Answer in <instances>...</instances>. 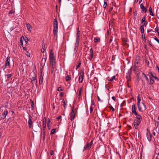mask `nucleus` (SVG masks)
I'll list each match as a JSON object with an SVG mask.
<instances>
[{
  "label": "nucleus",
  "instance_id": "412c9836",
  "mask_svg": "<svg viewBox=\"0 0 159 159\" xmlns=\"http://www.w3.org/2000/svg\"><path fill=\"white\" fill-rule=\"evenodd\" d=\"M43 76L42 75H40L39 78V84H42L43 82Z\"/></svg>",
  "mask_w": 159,
  "mask_h": 159
},
{
  "label": "nucleus",
  "instance_id": "4468645a",
  "mask_svg": "<svg viewBox=\"0 0 159 159\" xmlns=\"http://www.w3.org/2000/svg\"><path fill=\"white\" fill-rule=\"evenodd\" d=\"M26 25L28 30L30 32H31L32 29V26L28 23H26Z\"/></svg>",
  "mask_w": 159,
  "mask_h": 159
},
{
  "label": "nucleus",
  "instance_id": "0e129e2a",
  "mask_svg": "<svg viewBox=\"0 0 159 159\" xmlns=\"http://www.w3.org/2000/svg\"><path fill=\"white\" fill-rule=\"evenodd\" d=\"M91 105H94V103L93 101H91Z\"/></svg>",
  "mask_w": 159,
  "mask_h": 159
},
{
  "label": "nucleus",
  "instance_id": "39448f33",
  "mask_svg": "<svg viewBox=\"0 0 159 159\" xmlns=\"http://www.w3.org/2000/svg\"><path fill=\"white\" fill-rule=\"evenodd\" d=\"M32 116L30 115H29V119L28 121V126L29 128H31L32 126L33 122L32 121Z\"/></svg>",
  "mask_w": 159,
  "mask_h": 159
},
{
  "label": "nucleus",
  "instance_id": "58836bf2",
  "mask_svg": "<svg viewBox=\"0 0 159 159\" xmlns=\"http://www.w3.org/2000/svg\"><path fill=\"white\" fill-rule=\"evenodd\" d=\"M57 90L59 92L62 91L63 90L62 88L61 87H60L57 89Z\"/></svg>",
  "mask_w": 159,
  "mask_h": 159
},
{
  "label": "nucleus",
  "instance_id": "6ab92c4d",
  "mask_svg": "<svg viewBox=\"0 0 159 159\" xmlns=\"http://www.w3.org/2000/svg\"><path fill=\"white\" fill-rule=\"evenodd\" d=\"M24 37L22 36L20 39V42L19 44L20 46L23 45V41L24 40Z\"/></svg>",
  "mask_w": 159,
  "mask_h": 159
},
{
  "label": "nucleus",
  "instance_id": "4c0bfd02",
  "mask_svg": "<svg viewBox=\"0 0 159 159\" xmlns=\"http://www.w3.org/2000/svg\"><path fill=\"white\" fill-rule=\"evenodd\" d=\"M82 90V87L80 88V89L79 93V96L81 94V92Z\"/></svg>",
  "mask_w": 159,
  "mask_h": 159
},
{
  "label": "nucleus",
  "instance_id": "1a4fd4ad",
  "mask_svg": "<svg viewBox=\"0 0 159 159\" xmlns=\"http://www.w3.org/2000/svg\"><path fill=\"white\" fill-rule=\"evenodd\" d=\"M10 58L9 57H7L6 61H5V66L6 67L7 66H9L10 65ZM6 68V67L4 68Z\"/></svg>",
  "mask_w": 159,
  "mask_h": 159
},
{
  "label": "nucleus",
  "instance_id": "69168bd1",
  "mask_svg": "<svg viewBox=\"0 0 159 159\" xmlns=\"http://www.w3.org/2000/svg\"><path fill=\"white\" fill-rule=\"evenodd\" d=\"M148 22H144V23L143 24V26L144 25L145 26H146V25L147 24Z\"/></svg>",
  "mask_w": 159,
  "mask_h": 159
},
{
  "label": "nucleus",
  "instance_id": "6e6552de",
  "mask_svg": "<svg viewBox=\"0 0 159 159\" xmlns=\"http://www.w3.org/2000/svg\"><path fill=\"white\" fill-rule=\"evenodd\" d=\"M84 72H83L80 73L79 77V82L80 83H81L84 79Z\"/></svg>",
  "mask_w": 159,
  "mask_h": 159
},
{
  "label": "nucleus",
  "instance_id": "13d9d810",
  "mask_svg": "<svg viewBox=\"0 0 159 159\" xmlns=\"http://www.w3.org/2000/svg\"><path fill=\"white\" fill-rule=\"evenodd\" d=\"M93 53V50L92 48H91L90 50V53Z\"/></svg>",
  "mask_w": 159,
  "mask_h": 159
},
{
  "label": "nucleus",
  "instance_id": "0eeeda50",
  "mask_svg": "<svg viewBox=\"0 0 159 159\" xmlns=\"http://www.w3.org/2000/svg\"><path fill=\"white\" fill-rule=\"evenodd\" d=\"M49 60L52 59H55V58L53 55V53L52 49H50L49 51Z\"/></svg>",
  "mask_w": 159,
  "mask_h": 159
},
{
  "label": "nucleus",
  "instance_id": "a211bd4d",
  "mask_svg": "<svg viewBox=\"0 0 159 159\" xmlns=\"http://www.w3.org/2000/svg\"><path fill=\"white\" fill-rule=\"evenodd\" d=\"M44 129H43V130L42 132L41 137L43 138V140H44L45 139V131H44Z\"/></svg>",
  "mask_w": 159,
  "mask_h": 159
},
{
  "label": "nucleus",
  "instance_id": "423d86ee",
  "mask_svg": "<svg viewBox=\"0 0 159 159\" xmlns=\"http://www.w3.org/2000/svg\"><path fill=\"white\" fill-rule=\"evenodd\" d=\"M8 113V111H4L2 114L0 115V120H1L2 119H4L6 118V116L7 115Z\"/></svg>",
  "mask_w": 159,
  "mask_h": 159
},
{
  "label": "nucleus",
  "instance_id": "680f3d73",
  "mask_svg": "<svg viewBox=\"0 0 159 159\" xmlns=\"http://www.w3.org/2000/svg\"><path fill=\"white\" fill-rule=\"evenodd\" d=\"M63 95V93L62 92H61L60 93V95L61 97H62Z\"/></svg>",
  "mask_w": 159,
  "mask_h": 159
},
{
  "label": "nucleus",
  "instance_id": "f3484780",
  "mask_svg": "<svg viewBox=\"0 0 159 159\" xmlns=\"http://www.w3.org/2000/svg\"><path fill=\"white\" fill-rule=\"evenodd\" d=\"M126 78L127 79V83H128V82L131 80L130 75L129 73L127 74L126 76Z\"/></svg>",
  "mask_w": 159,
  "mask_h": 159
},
{
  "label": "nucleus",
  "instance_id": "774afa93",
  "mask_svg": "<svg viewBox=\"0 0 159 159\" xmlns=\"http://www.w3.org/2000/svg\"><path fill=\"white\" fill-rule=\"evenodd\" d=\"M155 31L158 33H159V32H158V30L156 28L155 29Z\"/></svg>",
  "mask_w": 159,
  "mask_h": 159
},
{
  "label": "nucleus",
  "instance_id": "c9c22d12",
  "mask_svg": "<svg viewBox=\"0 0 159 159\" xmlns=\"http://www.w3.org/2000/svg\"><path fill=\"white\" fill-rule=\"evenodd\" d=\"M145 20H146L145 16H143V18L142 20V21H141V23H142L144 22H146Z\"/></svg>",
  "mask_w": 159,
  "mask_h": 159
},
{
  "label": "nucleus",
  "instance_id": "e433bc0d",
  "mask_svg": "<svg viewBox=\"0 0 159 159\" xmlns=\"http://www.w3.org/2000/svg\"><path fill=\"white\" fill-rule=\"evenodd\" d=\"M55 59H52L51 60H50V62L51 63H55Z\"/></svg>",
  "mask_w": 159,
  "mask_h": 159
},
{
  "label": "nucleus",
  "instance_id": "bb28decb",
  "mask_svg": "<svg viewBox=\"0 0 159 159\" xmlns=\"http://www.w3.org/2000/svg\"><path fill=\"white\" fill-rule=\"evenodd\" d=\"M150 75L152 76L153 78L156 80H158V78L156 76H155L152 73H150Z\"/></svg>",
  "mask_w": 159,
  "mask_h": 159
},
{
  "label": "nucleus",
  "instance_id": "bf43d9fd",
  "mask_svg": "<svg viewBox=\"0 0 159 159\" xmlns=\"http://www.w3.org/2000/svg\"><path fill=\"white\" fill-rule=\"evenodd\" d=\"M53 154H54L53 152V151L52 150L51 152L50 153V155H53Z\"/></svg>",
  "mask_w": 159,
  "mask_h": 159
},
{
  "label": "nucleus",
  "instance_id": "3c124183",
  "mask_svg": "<svg viewBox=\"0 0 159 159\" xmlns=\"http://www.w3.org/2000/svg\"><path fill=\"white\" fill-rule=\"evenodd\" d=\"M34 84L36 86L37 85V80H35V81H34Z\"/></svg>",
  "mask_w": 159,
  "mask_h": 159
},
{
  "label": "nucleus",
  "instance_id": "4be33fe9",
  "mask_svg": "<svg viewBox=\"0 0 159 159\" xmlns=\"http://www.w3.org/2000/svg\"><path fill=\"white\" fill-rule=\"evenodd\" d=\"M79 28H77V33L76 34V38H79L80 34V31L79 30Z\"/></svg>",
  "mask_w": 159,
  "mask_h": 159
},
{
  "label": "nucleus",
  "instance_id": "ea45409f",
  "mask_svg": "<svg viewBox=\"0 0 159 159\" xmlns=\"http://www.w3.org/2000/svg\"><path fill=\"white\" fill-rule=\"evenodd\" d=\"M51 64H52V67L53 70L56 67L55 63H52Z\"/></svg>",
  "mask_w": 159,
  "mask_h": 159
},
{
  "label": "nucleus",
  "instance_id": "f03ea898",
  "mask_svg": "<svg viewBox=\"0 0 159 159\" xmlns=\"http://www.w3.org/2000/svg\"><path fill=\"white\" fill-rule=\"evenodd\" d=\"M58 23L56 19H54L53 33L55 36H57Z\"/></svg>",
  "mask_w": 159,
  "mask_h": 159
},
{
  "label": "nucleus",
  "instance_id": "7ed1b4c3",
  "mask_svg": "<svg viewBox=\"0 0 159 159\" xmlns=\"http://www.w3.org/2000/svg\"><path fill=\"white\" fill-rule=\"evenodd\" d=\"M137 101H138V102L137 103V104L138 105V110L139 111H141L142 108L143 107L144 108V109H146V106H145L144 104L142 102V103H141L143 107H141V106H140V102L141 101V99L139 97H138V98H137Z\"/></svg>",
  "mask_w": 159,
  "mask_h": 159
},
{
  "label": "nucleus",
  "instance_id": "2f4dec72",
  "mask_svg": "<svg viewBox=\"0 0 159 159\" xmlns=\"http://www.w3.org/2000/svg\"><path fill=\"white\" fill-rule=\"evenodd\" d=\"M93 53H90V54H89V56H90V57L89 58V59L90 60H91L92 59V58H93Z\"/></svg>",
  "mask_w": 159,
  "mask_h": 159
},
{
  "label": "nucleus",
  "instance_id": "f8f14e48",
  "mask_svg": "<svg viewBox=\"0 0 159 159\" xmlns=\"http://www.w3.org/2000/svg\"><path fill=\"white\" fill-rule=\"evenodd\" d=\"M132 111L133 113H134L135 115H137V113L136 112L135 110V107L134 104H133L132 106Z\"/></svg>",
  "mask_w": 159,
  "mask_h": 159
},
{
  "label": "nucleus",
  "instance_id": "473e14b6",
  "mask_svg": "<svg viewBox=\"0 0 159 159\" xmlns=\"http://www.w3.org/2000/svg\"><path fill=\"white\" fill-rule=\"evenodd\" d=\"M14 11H13V10H10L8 13V15H9V16H11L12 14L14 13Z\"/></svg>",
  "mask_w": 159,
  "mask_h": 159
},
{
  "label": "nucleus",
  "instance_id": "cd10ccee",
  "mask_svg": "<svg viewBox=\"0 0 159 159\" xmlns=\"http://www.w3.org/2000/svg\"><path fill=\"white\" fill-rule=\"evenodd\" d=\"M100 40V39L98 38H95L94 39V42L95 43L99 42Z\"/></svg>",
  "mask_w": 159,
  "mask_h": 159
},
{
  "label": "nucleus",
  "instance_id": "9b49d317",
  "mask_svg": "<svg viewBox=\"0 0 159 159\" xmlns=\"http://www.w3.org/2000/svg\"><path fill=\"white\" fill-rule=\"evenodd\" d=\"M149 76L150 80V83H149V84H153L154 82V79L153 78L152 76L150 75V73H149Z\"/></svg>",
  "mask_w": 159,
  "mask_h": 159
},
{
  "label": "nucleus",
  "instance_id": "a18cd8bd",
  "mask_svg": "<svg viewBox=\"0 0 159 159\" xmlns=\"http://www.w3.org/2000/svg\"><path fill=\"white\" fill-rule=\"evenodd\" d=\"M79 41H80L79 38H76V43H79Z\"/></svg>",
  "mask_w": 159,
  "mask_h": 159
},
{
  "label": "nucleus",
  "instance_id": "6e6d98bb",
  "mask_svg": "<svg viewBox=\"0 0 159 159\" xmlns=\"http://www.w3.org/2000/svg\"><path fill=\"white\" fill-rule=\"evenodd\" d=\"M81 63H79V64L78 65L76 66V68H78L80 67V66Z\"/></svg>",
  "mask_w": 159,
  "mask_h": 159
},
{
  "label": "nucleus",
  "instance_id": "ddd939ff",
  "mask_svg": "<svg viewBox=\"0 0 159 159\" xmlns=\"http://www.w3.org/2000/svg\"><path fill=\"white\" fill-rule=\"evenodd\" d=\"M139 58H138V59H137V57L136 59L134 61V66L135 68H137L139 66L138 64L139 63Z\"/></svg>",
  "mask_w": 159,
  "mask_h": 159
},
{
  "label": "nucleus",
  "instance_id": "f257e3e1",
  "mask_svg": "<svg viewBox=\"0 0 159 159\" xmlns=\"http://www.w3.org/2000/svg\"><path fill=\"white\" fill-rule=\"evenodd\" d=\"M136 117L134 121V125L135 129H137L138 128V126L141 121L142 117L140 115L137 114V115H135Z\"/></svg>",
  "mask_w": 159,
  "mask_h": 159
},
{
  "label": "nucleus",
  "instance_id": "b1692460",
  "mask_svg": "<svg viewBox=\"0 0 159 159\" xmlns=\"http://www.w3.org/2000/svg\"><path fill=\"white\" fill-rule=\"evenodd\" d=\"M143 77L144 76L145 77V80L146 81L148 82L149 79H148V77H147V76H146V75L145 74H144L143 73Z\"/></svg>",
  "mask_w": 159,
  "mask_h": 159
},
{
  "label": "nucleus",
  "instance_id": "dca6fc26",
  "mask_svg": "<svg viewBox=\"0 0 159 159\" xmlns=\"http://www.w3.org/2000/svg\"><path fill=\"white\" fill-rule=\"evenodd\" d=\"M141 8L142 9V11H143L146 12L147 11V9L145 8L143 4H141L140 6Z\"/></svg>",
  "mask_w": 159,
  "mask_h": 159
},
{
  "label": "nucleus",
  "instance_id": "09e8293b",
  "mask_svg": "<svg viewBox=\"0 0 159 159\" xmlns=\"http://www.w3.org/2000/svg\"><path fill=\"white\" fill-rule=\"evenodd\" d=\"M93 140H92L90 142V143H89V145H90L91 147V146L93 144Z\"/></svg>",
  "mask_w": 159,
  "mask_h": 159
},
{
  "label": "nucleus",
  "instance_id": "8fccbe9b",
  "mask_svg": "<svg viewBox=\"0 0 159 159\" xmlns=\"http://www.w3.org/2000/svg\"><path fill=\"white\" fill-rule=\"evenodd\" d=\"M154 39L157 41L158 43H159V40L156 37H155L154 38Z\"/></svg>",
  "mask_w": 159,
  "mask_h": 159
},
{
  "label": "nucleus",
  "instance_id": "864d4df0",
  "mask_svg": "<svg viewBox=\"0 0 159 159\" xmlns=\"http://www.w3.org/2000/svg\"><path fill=\"white\" fill-rule=\"evenodd\" d=\"M90 112H91L93 111V107L92 106H91L90 107Z\"/></svg>",
  "mask_w": 159,
  "mask_h": 159
},
{
  "label": "nucleus",
  "instance_id": "79ce46f5",
  "mask_svg": "<svg viewBox=\"0 0 159 159\" xmlns=\"http://www.w3.org/2000/svg\"><path fill=\"white\" fill-rule=\"evenodd\" d=\"M46 123H44V119L43 120V129H44V131H45V128H46Z\"/></svg>",
  "mask_w": 159,
  "mask_h": 159
},
{
  "label": "nucleus",
  "instance_id": "9d476101",
  "mask_svg": "<svg viewBox=\"0 0 159 159\" xmlns=\"http://www.w3.org/2000/svg\"><path fill=\"white\" fill-rule=\"evenodd\" d=\"M147 137L149 141H151L152 139V135L150 133L149 131H148V129H147Z\"/></svg>",
  "mask_w": 159,
  "mask_h": 159
},
{
  "label": "nucleus",
  "instance_id": "c85d7f7f",
  "mask_svg": "<svg viewBox=\"0 0 159 159\" xmlns=\"http://www.w3.org/2000/svg\"><path fill=\"white\" fill-rule=\"evenodd\" d=\"M65 79L66 81H68L70 79V77L69 76L67 75L65 78Z\"/></svg>",
  "mask_w": 159,
  "mask_h": 159
},
{
  "label": "nucleus",
  "instance_id": "20e7f679",
  "mask_svg": "<svg viewBox=\"0 0 159 159\" xmlns=\"http://www.w3.org/2000/svg\"><path fill=\"white\" fill-rule=\"evenodd\" d=\"M77 112L76 109H74V107L72 109L70 115V120L72 121L74 120V118L75 116L76 113Z\"/></svg>",
  "mask_w": 159,
  "mask_h": 159
},
{
  "label": "nucleus",
  "instance_id": "2eb2a0df",
  "mask_svg": "<svg viewBox=\"0 0 159 159\" xmlns=\"http://www.w3.org/2000/svg\"><path fill=\"white\" fill-rule=\"evenodd\" d=\"M91 148V146L90 145H89V143H87L84 147L83 151H84L86 149H89L90 148Z\"/></svg>",
  "mask_w": 159,
  "mask_h": 159
},
{
  "label": "nucleus",
  "instance_id": "49530a36",
  "mask_svg": "<svg viewBox=\"0 0 159 159\" xmlns=\"http://www.w3.org/2000/svg\"><path fill=\"white\" fill-rule=\"evenodd\" d=\"M148 42L149 44L150 45H151L152 46H153V45L152 43V42L150 41H149L148 40Z\"/></svg>",
  "mask_w": 159,
  "mask_h": 159
},
{
  "label": "nucleus",
  "instance_id": "7c9ffc66",
  "mask_svg": "<svg viewBox=\"0 0 159 159\" xmlns=\"http://www.w3.org/2000/svg\"><path fill=\"white\" fill-rule=\"evenodd\" d=\"M56 133V129H53L51 130V134H55Z\"/></svg>",
  "mask_w": 159,
  "mask_h": 159
},
{
  "label": "nucleus",
  "instance_id": "f704fd0d",
  "mask_svg": "<svg viewBox=\"0 0 159 159\" xmlns=\"http://www.w3.org/2000/svg\"><path fill=\"white\" fill-rule=\"evenodd\" d=\"M28 39L27 37H26L25 38L24 37V40L25 41V42L26 43H28Z\"/></svg>",
  "mask_w": 159,
  "mask_h": 159
},
{
  "label": "nucleus",
  "instance_id": "37998d69",
  "mask_svg": "<svg viewBox=\"0 0 159 159\" xmlns=\"http://www.w3.org/2000/svg\"><path fill=\"white\" fill-rule=\"evenodd\" d=\"M50 120L49 119H48V121L47 123L48 127L49 129H50V128H49V124H50Z\"/></svg>",
  "mask_w": 159,
  "mask_h": 159
},
{
  "label": "nucleus",
  "instance_id": "5701e85b",
  "mask_svg": "<svg viewBox=\"0 0 159 159\" xmlns=\"http://www.w3.org/2000/svg\"><path fill=\"white\" fill-rule=\"evenodd\" d=\"M140 29L141 33H143L144 32L143 25H142L140 27Z\"/></svg>",
  "mask_w": 159,
  "mask_h": 159
},
{
  "label": "nucleus",
  "instance_id": "a878e982",
  "mask_svg": "<svg viewBox=\"0 0 159 159\" xmlns=\"http://www.w3.org/2000/svg\"><path fill=\"white\" fill-rule=\"evenodd\" d=\"M156 149H158L159 150V145H156ZM156 153L158 155H159V152L156 150Z\"/></svg>",
  "mask_w": 159,
  "mask_h": 159
},
{
  "label": "nucleus",
  "instance_id": "c756f323",
  "mask_svg": "<svg viewBox=\"0 0 159 159\" xmlns=\"http://www.w3.org/2000/svg\"><path fill=\"white\" fill-rule=\"evenodd\" d=\"M115 78V75L113 76L110 79H108V80H109L110 81H112Z\"/></svg>",
  "mask_w": 159,
  "mask_h": 159
},
{
  "label": "nucleus",
  "instance_id": "393cba45",
  "mask_svg": "<svg viewBox=\"0 0 159 159\" xmlns=\"http://www.w3.org/2000/svg\"><path fill=\"white\" fill-rule=\"evenodd\" d=\"M149 11L150 12V14L152 16H154V15L152 11V8L151 7H150L149 8Z\"/></svg>",
  "mask_w": 159,
  "mask_h": 159
},
{
  "label": "nucleus",
  "instance_id": "c03bdc74",
  "mask_svg": "<svg viewBox=\"0 0 159 159\" xmlns=\"http://www.w3.org/2000/svg\"><path fill=\"white\" fill-rule=\"evenodd\" d=\"M107 6V2H104V4L103 5V7L104 8H106Z\"/></svg>",
  "mask_w": 159,
  "mask_h": 159
},
{
  "label": "nucleus",
  "instance_id": "338daca9",
  "mask_svg": "<svg viewBox=\"0 0 159 159\" xmlns=\"http://www.w3.org/2000/svg\"><path fill=\"white\" fill-rule=\"evenodd\" d=\"M143 40H144V41H146V38H145V35H144V38H143Z\"/></svg>",
  "mask_w": 159,
  "mask_h": 159
},
{
  "label": "nucleus",
  "instance_id": "052dcab7",
  "mask_svg": "<svg viewBox=\"0 0 159 159\" xmlns=\"http://www.w3.org/2000/svg\"><path fill=\"white\" fill-rule=\"evenodd\" d=\"M111 98L114 101H116V99L115 97H114V96L112 97Z\"/></svg>",
  "mask_w": 159,
  "mask_h": 159
},
{
  "label": "nucleus",
  "instance_id": "603ef678",
  "mask_svg": "<svg viewBox=\"0 0 159 159\" xmlns=\"http://www.w3.org/2000/svg\"><path fill=\"white\" fill-rule=\"evenodd\" d=\"M109 108L111 110H112V111H114V109L113 108V107L111 105H110V106H109Z\"/></svg>",
  "mask_w": 159,
  "mask_h": 159
},
{
  "label": "nucleus",
  "instance_id": "5fc2aeb1",
  "mask_svg": "<svg viewBox=\"0 0 159 159\" xmlns=\"http://www.w3.org/2000/svg\"><path fill=\"white\" fill-rule=\"evenodd\" d=\"M93 80L95 82H97L98 81V79L96 77H95L94 78Z\"/></svg>",
  "mask_w": 159,
  "mask_h": 159
},
{
  "label": "nucleus",
  "instance_id": "de8ad7c7",
  "mask_svg": "<svg viewBox=\"0 0 159 159\" xmlns=\"http://www.w3.org/2000/svg\"><path fill=\"white\" fill-rule=\"evenodd\" d=\"M12 75L11 74H9V75H7V78L8 79V78H10V77H11L12 76Z\"/></svg>",
  "mask_w": 159,
  "mask_h": 159
},
{
  "label": "nucleus",
  "instance_id": "aec40b11",
  "mask_svg": "<svg viewBox=\"0 0 159 159\" xmlns=\"http://www.w3.org/2000/svg\"><path fill=\"white\" fill-rule=\"evenodd\" d=\"M32 83L33 84V86H34V81H35V80H36V78L34 77H32L30 79Z\"/></svg>",
  "mask_w": 159,
  "mask_h": 159
},
{
  "label": "nucleus",
  "instance_id": "4d7b16f0",
  "mask_svg": "<svg viewBox=\"0 0 159 159\" xmlns=\"http://www.w3.org/2000/svg\"><path fill=\"white\" fill-rule=\"evenodd\" d=\"M26 56L28 57H30V53L28 52H27Z\"/></svg>",
  "mask_w": 159,
  "mask_h": 159
},
{
  "label": "nucleus",
  "instance_id": "e2e57ef3",
  "mask_svg": "<svg viewBox=\"0 0 159 159\" xmlns=\"http://www.w3.org/2000/svg\"><path fill=\"white\" fill-rule=\"evenodd\" d=\"M61 118V116H58L57 117V120H59Z\"/></svg>",
  "mask_w": 159,
  "mask_h": 159
},
{
  "label": "nucleus",
  "instance_id": "72a5a7b5",
  "mask_svg": "<svg viewBox=\"0 0 159 159\" xmlns=\"http://www.w3.org/2000/svg\"><path fill=\"white\" fill-rule=\"evenodd\" d=\"M46 58H42V60H41L42 62H44V65L45 64V62L46 61Z\"/></svg>",
  "mask_w": 159,
  "mask_h": 159
},
{
  "label": "nucleus",
  "instance_id": "a19ab883",
  "mask_svg": "<svg viewBox=\"0 0 159 159\" xmlns=\"http://www.w3.org/2000/svg\"><path fill=\"white\" fill-rule=\"evenodd\" d=\"M79 44V43H75V48L74 49V50L76 52L77 50H76V48L77 47Z\"/></svg>",
  "mask_w": 159,
  "mask_h": 159
}]
</instances>
